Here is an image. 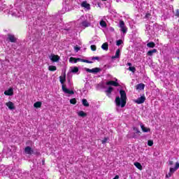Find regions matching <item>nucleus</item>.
Segmentation results:
<instances>
[{"label": "nucleus", "mask_w": 179, "mask_h": 179, "mask_svg": "<svg viewBox=\"0 0 179 179\" xmlns=\"http://www.w3.org/2000/svg\"><path fill=\"white\" fill-rule=\"evenodd\" d=\"M120 96H117L115 103L117 106V107H121L122 108H124L125 106H127V93L124 90H120Z\"/></svg>", "instance_id": "obj_1"}, {"label": "nucleus", "mask_w": 179, "mask_h": 179, "mask_svg": "<svg viewBox=\"0 0 179 179\" xmlns=\"http://www.w3.org/2000/svg\"><path fill=\"white\" fill-rule=\"evenodd\" d=\"M78 61H80V62H85V64H93V62L89 61L85 59H80V58H75V57H70L69 62H74V64H76Z\"/></svg>", "instance_id": "obj_2"}, {"label": "nucleus", "mask_w": 179, "mask_h": 179, "mask_svg": "<svg viewBox=\"0 0 179 179\" xmlns=\"http://www.w3.org/2000/svg\"><path fill=\"white\" fill-rule=\"evenodd\" d=\"M86 72H89L90 73H99V72H101V69L99 67H95L92 69L85 68Z\"/></svg>", "instance_id": "obj_3"}, {"label": "nucleus", "mask_w": 179, "mask_h": 179, "mask_svg": "<svg viewBox=\"0 0 179 179\" xmlns=\"http://www.w3.org/2000/svg\"><path fill=\"white\" fill-rule=\"evenodd\" d=\"M62 89L64 93L66 94H75V92H73V90H69L68 88H66V85L64 84L62 86Z\"/></svg>", "instance_id": "obj_4"}, {"label": "nucleus", "mask_w": 179, "mask_h": 179, "mask_svg": "<svg viewBox=\"0 0 179 179\" xmlns=\"http://www.w3.org/2000/svg\"><path fill=\"white\" fill-rule=\"evenodd\" d=\"M7 40L10 41V43H16V41H17V38H15L13 34H8Z\"/></svg>", "instance_id": "obj_5"}, {"label": "nucleus", "mask_w": 179, "mask_h": 179, "mask_svg": "<svg viewBox=\"0 0 179 179\" xmlns=\"http://www.w3.org/2000/svg\"><path fill=\"white\" fill-rule=\"evenodd\" d=\"M120 27L122 33L124 34L127 33V27H125V22H124V21L122 20L120 21Z\"/></svg>", "instance_id": "obj_6"}, {"label": "nucleus", "mask_w": 179, "mask_h": 179, "mask_svg": "<svg viewBox=\"0 0 179 179\" xmlns=\"http://www.w3.org/2000/svg\"><path fill=\"white\" fill-rule=\"evenodd\" d=\"M145 100H146V97H145V96H142L138 98L135 101V103H136L137 104H143V103H145Z\"/></svg>", "instance_id": "obj_7"}, {"label": "nucleus", "mask_w": 179, "mask_h": 179, "mask_svg": "<svg viewBox=\"0 0 179 179\" xmlns=\"http://www.w3.org/2000/svg\"><path fill=\"white\" fill-rule=\"evenodd\" d=\"M179 169V162H176L174 168H170L169 173L171 174H174L176 171H177Z\"/></svg>", "instance_id": "obj_8"}, {"label": "nucleus", "mask_w": 179, "mask_h": 179, "mask_svg": "<svg viewBox=\"0 0 179 179\" xmlns=\"http://www.w3.org/2000/svg\"><path fill=\"white\" fill-rule=\"evenodd\" d=\"M106 85L107 86H115V87H118V86H120V84L114 80H110L106 82Z\"/></svg>", "instance_id": "obj_9"}, {"label": "nucleus", "mask_w": 179, "mask_h": 179, "mask_svg": "<svg viewBox=\"0 0 179 179\" xmlns=\"http://www.w3.org/2000/svg\"><path fill=\"white\" fill-rule=\"evenodd\" d=\"M6 107H8L9 110H15V103H13V102L10 101H9L8 102H6Z\"/></svg>", "instance_id": "obj_10"}, {"label": "nucleus", "mask_w": 179, "mask_h": 179, "mask_svg": "<svg viewBox=\"0 0 179 179\" xmlns=\"http://www.w3.org/2000/svg\"><path fill=\"white\" fill-rule=\"evenodd\" d=\"M33 149L31 148V147L30 146H27L24 148V153H26L27 155H33Z\"/></svg>", "instance_id": "obj_11"}, {"label": "nucleus", "mask_w": 179, "mask_h": 179, "mask_svg": "<svg viewBox=\"0 0 179 179\" xmlns=\"http://www.w3.org/2000/svg\"><path fill=\"white\" fill-rule=\"evenodd\" d=\"M5 96H13V89L10 88L4 92Z\"/></svg>", "instance_id": "obj_12"}, {"label": "nucleus", "mask_w": 179, "mask_h": 179, "mask_svg": "<svg viewBox=\"0 0 179 179\" xmlns=\"http://www.w3.org/2000/svg\"><path fill=\"white\" fill-rule=\"evenodd\" d=\"M136 90H143L145 89V84L140 83L136 85Z\"/></svg>", "instance_id": "obj_13"}, {"label": "nucleus", "mask_w": 179, "mask_h": 179, "mask_svg": "<svg viewBox=\"0 0 179 179\" xmlns=\"http://www.w3.org/2000/svg\"><path fill=\"white\" fill-rule=\"evenodd\" d=\"M50 59L52 62H58L59 61V56L53 55Z\"/></svg>", "instance_id": "obj_14"}, {"label": "nucleus", "mask_w": 179, "mask_h": 179, "mask_svg": "<svg viewBox=\"0 0 179 179\" xmlns=\"http://www.w3.org/2000/svg\"><path fill=\"white\" fill-rule=\"evenodd\" d=\"M81 6L83 8H85L86 9H90V4L87 3V1H83V3H81Z\"/></svg>", "instance_id": "obj_15"}, {"label": "nucleus", "mask_w": 179, "mask_h": 179, "mask_svg": "<svg viewBox=\"0 0 179 179\" xmlns=\"http://www.w3.org/2000/svg\"><path fill=\"white\" fill-rule=\"evenodd\" d=\"M156 52H157V49H153V50H149L147 52V55L148 57H152L153 55V54H156Z\"/></svg>", "instance_id": "obj_16"}, {"label": "nucleus", "mask_w": 179, "mask_h": 179, "mask_svg": "<svg viewBox=\"0 0 179 179\" xmlns=\"http://www.w3.org/2000/svg\"><path fill=\"white\" fill-rule=\"evenodd\" d=\"M113 90H114V88H113V87H109L108 90L105 91V92H106L107 96L110 97V94H111Z\"/></svg>", "instance_id": "obj_17"}, {"label": "nucleus", "mask_w": 179, "mask_h": 179, "mask_svg": "<svg viewBox=\"0 0 179 179\" xmlns=\"http://www.w3.org/2000/svg\"><path fill=\"white\" fill-rule=\"evenodd\" d=\"M121 52V50L120 49H117L116 50L115 55L112 57V59H114L115 58H120V53Z\"/></svg>", "instance_id": "obj_18"}, {"label": "nucleus", "mask_w": 179, "mask_h": 179, "mask_svg": "<svg viewBox=\"0 0 179 179\" xmlns=\"http://www.w3.org/2000/svg\"><path fill=\"white\" fill-rule=\"evenodd\" d=\"M41 101H37L36 103H34V107L35 108H41Z\"/></svg>", "instance_id": "obj_19"}, {"label": "nucleus", "mask_w": 179, "mask_h": 179, "mask_svg": "<svg viewBox=\"0 0 179 179\" xmlns=\"http://www.w3.org/2000/svg\"><path fill=\"white\" fill-rule=\"evenodd\" d=\"M147 47H148V48H155V47H156V44L155 42H150L147 43Z\"/></svg>", "instance_id": "obj_20"}, {"label": "nucleus", "mask_w": 179, "mask_h": 179, "mask_svg": "<svg viewBox=\"0 0 179 179\" xmlns=\"http://www.w3.org/2000/svg\"><path fill=\"white\" fill-rule=\"evenodd\" d=\"M102 50H104L105 51H107L108 50V43H104L101 45Z\"/></svg>", "instance_id": "obj_21"}, {"label": "nucleus", "mask_w": 179, "mask_h": 179, "mask_svg": "<svg viewBox=\"0 0 179 179\" xmlns=\"http://www.w3.org/2000/svg\"><path fill=\"white\" fill-rule=\"evenodd\" d=\"M78 115H79V117H86L87 114L83 110H80V112H78Z\"/></svg>", "instance_id": "obj_22"}, {"label": "nucleus", "mask_w": 179, "mask_h": 179, "mask_svg": "<svg viewBox=\"0 0 179 179\" xmlns=\"http://www.w3.org/2000/svg\"><path fill=\"white\" fill-rule=\"evenodd\" d=\"M99 24L102 27H107V22H106V21H104L103 20L100 21Z\"/></svg>", "instance_id": "obj_23"}, {"label": "nucleus", "mask_w": 179, "mask_h": 179, "mask_svg": "<svg viewBox=\"0 0 179 179\" xmlns=\"http://www.w3.org/2000/svg\"><path fill=\"white\" fill-rule=\"evenodd\" d=\"M81 24L83 26V27H89L90 26V23H89L87 21H83Z\"/></svg>", "instance_id": "obj_24"}, {"label": "nucleus", "mask_w": 179, "mask_h": 179, "mask_svg": "<svg viewBox=\"0 0 179 179\" xmlns=\"http://www.w3.org/2000/svg\"><path fill=\"white\" fill-rule=\"evenodd\" d=\"M48 69H49V71H50V72H54V71H57V66H49Z\"/></svg>", "instance_id": "obj_25"}, {"label": "nucleus", "mask_w": 179, "mask_h": 179, "mask_svg": "<svg viewBox=\"0 0 179 179\" xmlns=\"http://www.w3.org/2000/svg\"><path fill=\"white\" fill-rule=\"evenodd\" d=\"M134 166L138 169V170H142V164L139 162H134Z\"/></svg>", "instance_id": "obj_26"}, {"label": "nucleus", "mask_w": 179, "mask_h": 179, "mask_svg": "<svg viewBox=\"0 0 179 179\" xmlns=\"http://www.w3.org/2000/svg\"><path fill=\"white\" fill-rule=\"evenodd\" d=\"M141 129L143 131V132H150V129H148L146 127H145L144 125H141Z\"/></svg>", "instance_id": "obj_27"}, {"label": "nucleus", "mask_w": 179, "mask_h": 179, "mask_svg": "<svg viewBox=\"0 0 179 179\" xmlns=\"http://www.w3.org/2000/svg\"><path fill=\"white\" fill-rule=\"evenodd\" d=\"M59 80L60 83H62V85H64V83H65V80H66L65 76L64 77L59 76Z\"/></svg>", "instance_id": "obj_28"}, {"label": "nucleus", "mask_w": 179, "mask_h": 179, "mask_svg": "<svg viewBox=\"0 0 179 179\" xmlns=\"http://www.w3.org/2000/svg\"><path fill=\"white\" fill-rule=\"evenodd\" d=\"M83 105L84 107H89V102H87V100L86 99H83Z\"/></svg>", "instance_id": "obj_29"}, {"label": "nucleus", "mask_w": 179, "mask_h": 179, "mask_svg": "<svg viewBox=\"0 0 179 179\" xmlns=\"http://www.w3.org/2000/svg\"><path fill=\"white\" fill-rule=\"evenodd\" d=\"M72 73H78L79 72V68L78 66H74L71 70Z\"/></svg>", "instance_id": "obj_30"}, {"label": "nucleus", "mask_w": 179, "mask_h": 179, "mask_svg": "<svg viewBox=\"0 0 179 179\" xmlns=\"http://www.w3.org/2000/svg\"><path fill=\"white\" fill-rule=\"evenodd\" d=\"M133 130L134 131L135 134L141 135V131H139V129H138V127H133Z\"/></svg>", "instance_id": "obj_31"}, {"label": "nucleus", "mask_w": 179, "mask_h": 179, "mask_svg": "<svg viewBox=\"0 0 179 179\" xmlns=\"http://www.w3.org/2000/svg\"><path fill=\"white\" fill-rule=\"evenodd\" d=\"M129 71H130L131 72H133V73H135V71H136V68H135L134 66H129Z\"/></svg>", "instance_id": "obj_32"}, {"label": "nucleus", "mask_w": 179, "mask_h": 179, "mask_svg": "<svg viewBox=\"0 0 179 179\" xmlns=\"http://www.w3.org/2000/svg\"><path fill=\"white\" fill-rule=\"evenodd\" d=\"M76 103H77L76 99L73 98V99H70V103H71V104L75 105V104H76Z\"/></svg>", "instance_id": "obj_33"}, {"label": "nucleus", "mask_w": 179, "mask_h": 179, "mask_svg": "<svg viewBox=\"0 0 179 179\" xmlns=\"http://www.w3.org/2000/svg\"><path fill=\"white\" fill-rule=\"evenodd\" d=\"M123 41L121 39H119L118 41H116V45L119 47V45H121L122 44Z\"/></svg>", "instance_id": "obj_34"}, {"label": "nucleus", "mask_w": 179, "mask_h": 179, "mask_svg": "<svg viewBox=\"0 0 179 179\" xmlns=\"http://www.w3.org/2000/svg\"><path fill=\"white\" fill-rule=\"evenodd\" d=\"M107 141H108V137H104V138L101 141V143L104 145V143H107Z\"/></svg>", "instance_id": "obj_35"}, {"label": "nucleus", "mask_w": 179, "mask_h": 179, "mask_svg": "<svg viewBox=\"0 0 179 179\" xmlns=\"http://www.w3.org/2000/svg\"><path fill=\"white\" fill-rule=\"evenodd\" d=\"M90 48H91L92 51H96V50H97V48L96 47V45H92L90 46Z\"/></svg>", "instance_id": "obj_36"}, {"label": "nucleus", "mask_w": 179, "mask_h": 179, "mask_svg": "<svg viewBox=\"0 0 179 179\" xmlns=\"http://www.w3.org/2000/svg\"><path fill=\"white\" fill-rule=\"evenodd\" d=\"M148 146H153V141L152 140H148Z\"/></svg>", "instance_id": "obj_37"}, {"label": "nucleus", "mask_w": 179, "mask_h": 179, "mask_svg": "<svg viewBox=\"0 0 179 179\" xmlns=\"http://www.w3.org/2000/svg\"><path fill=\"white\" fill-rule=\"evenodd\" d=\"M175 16H176V17H179V9L176 10Z\"/></svg>", "instance_id": "obj_38"}, {"label": "nucleus", "mask_w": 179, "mask_h": 179, "mask_svg": "<svg viewBox=\"0 0 179 179\" xmlns=\"http://www.w3.org/2000/svg\"><path fill=\"white\" fill-rule=\"evenodd\" d=\"M92 61H94V59H96V61H100V57H92Z\"/></svg>", "instance_id": "obj_39"}, {"label": "nucleus", "mask_w": 179, "mask_h": 179, "mask_svg": "<svg viewBox=\"0 0 179 179\" xmlns=\"http://www.w3.org/2000/svg\"><path fill=\"white\" fill-rule=\"evenodd\" d=\"M150 16H152V14H150V13H147V14L145 15V19H149V17H150Z\"/></svg>", "instance_id": "obj_40"}, {"label": "nucleus", "mask_w": 179, "mask_h": 179, "mask_svg": "<svg viewBox=\"0 0 179 179\" xmlns=\"http://www.w3.org/2000/svg\"><path fill=\"white\" fill-rule=\"evenodd\" d=\"M74 50H75V51H76V52H78V51H79V50H80V48L78 47V45H76L74 47Z\"/></svg>", "instance_id": "obj_41"}, {"label": "nucleus", "mask_w": 179, "mask_h": 179, "mask_svg": "<svg viewBox=\"0 0 179 179\" xmlns=\"http://www.w3.org/2000/svg\"><path fill=\"white\" fill-rule=\"evenodd\" d=\"M171 176H173V174L170 173V172H169L168 174H166V178H170V177H171Z\"/></svg>", "instance_id": "obj_42"}, {"label": "nucleus", "mask_w": 179, "mask_h": 179, "mask_svg": "<svg viewBox=\"0 0 179 179\" xmlns=\"http://www.w3.org/2000/svg\"><path fill=\"white\" fill-rule=\"evenodd\" d=\"M174 164V162L173 161H169V165L173 166Z\"/></svg>", "instance_id": "obj_43"}, {"label": "nucleus", "mask_w": 179, "mask_h": 179, "mask_svg": "<svg viewBox=\"0 0 179 179\" xmlns=\"http://www.w3.org/2000/svg\"><path fill=\"white\" fill-rule=\"evenodd\" d=\"M118 178H120V176L116 175L113 179H118Z\"/></svg>", "instance_id": "obj_44"}, {"label": "nucleus", "mask_w": 179, "mask_h": 179, "mask_svg": "<svg viewBox=\"0 0 179 179\" xmlns=\"http://www.w3.org/2000/svg\"><path fill=\"white\" fill-rule=\"evenodd\" d=\"M42 164H43V166H44L45 164V160H44V159L42 160Z\"/></svg>", "instance_id": "obj_45"}, {"label": "nucleus", "mask_w": 179, "mask_h": 179, "mask_svg": "<svg viewBox=\"0 0 179 179\" xmlns=\"http://www.w3.org/2000/svg\"><path fill=\"white\" fill-rule=\"evenodd\" d=\"M127 65H128L129 66H132V64H131V63H127Z\"/></svg>", "instance_id": "obj_46"}, {"label": "nucleus", "mask_w": 179, "mask_h": 179, "mask_svg": "<svg viewBox=\"0 0 179 179\" xmlns=\"http://www.w3.org/2000/svg\"><path fill=\"white\" fill-rule=\"evenodd\" d=\"M133 138H136V136H133Z\"/></svg>", "instance_id": "obj_47"}, {"label": "nucleus", "mask_w": 179, "mask_h": 179, "mask_svg": "<svg viewBox=\"0 0 179 179\" xmlns=\"http://www.w3.org/2000/svg\"><path fill=\"white\" fill-rule=\"evenodd\" d=\"M102 1H107V0H102Z\"/></svg>", "instance_id": "obj_48"}]
</instances>
